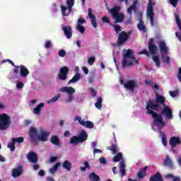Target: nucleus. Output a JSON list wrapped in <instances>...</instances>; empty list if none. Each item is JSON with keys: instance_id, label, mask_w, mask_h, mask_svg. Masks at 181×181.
<instances>
[{"instance_id": "5", "label": "nucleus", "mask_w": 181, "mask_h": 181, "mask_svg": "<svg viewBox=\"0 0 181 181\" xmlns=\"http://www.w3.org/2000/svg\"><path fill=\"white\" fill-rule=\"evenodd\" d=\"M88 139V134L86 131L83 130L78 136H72L70 140L69 143L74 146L76 145H78V144H83V142H86Z\"/></svg>"}, {"instance_id": "30", "label": "nucleus", "mask_w": 181, "mask_h": 181, "mask_svg": "<svg viewBox=\"0 0 181 181\" xmlns=\"http://www.w3.org/2000/svg\"><path fill=\"white\" fill-rule=\"evenodd\" d=\"M71 166L72 164L70 163V161L67 160L62 163V168L64 169H66V170H67L68 172H70V170H71Z\"/></svg>"}, {"instance_id": "19", "label": "nucleus", "mask_w": 181, "mask_h": 181, "mask_svg": "<svg viewBox=\"0 0 181 181\" xmlns=\"http://www.w3.org/2000/svg\"><path fill=\"white\" fill-rule=\"evenodd\" d=\"M27 158L32 163H37L39 158H37V154L33 151L28 153Z\"/></svg>"}, {"instance_id": "39", "label": "nucleus", "mask_w": 181, "mask_h": 181, "mask_svg": "<svg viewBox=\"0 0 181 181\" xmlns=\"http://www.w3.org/2000/svg\"><path fill=\"white\" fill-rule=\"evenodd\" d=\"M122 159V153H118L114 158L113 162H119Z\"/></svg>"}, {"instance_id": "8", "label": "nucleus", "mask_w": 181, "mask_h": 181, "mask_svg": "<svg viewBox=\"0 0 181 181\" xmlns=\"http://www.w3.org/2000/svg\"><path fill=\"white\" fill-rule=\"evenodd\" d=\"M61 93H66L68 94V100H66V103H71L73 100H74V93H76V89L73 87H67L64 86L61 88L60 89Z\"/></svg>"}, {"instance_id": "48", "label": "nucleus", "mask_w": 181, "mask_h": 181, "mask_svg": "<svg viewBox=\"0 0 181 181\" xmlns=\"http://www.w3.org/2000/svg\"><path fill=\"white\" fill-rule=\"evenodd\" d=\"M94 62H95V57H91L88 59V63L90 66H93V64H94Z\"/></svg>"}, {"instance_id": "20", "label": "nucleus", "mask_w": 181, "mask_h": 181, "mask_svg": "<svg viewBox=\"0 0 181 181\" xmlns=\"http://www.w3.org/2000/svg\"><path fill=\"white\" fill-rule=\"evenodd\" d=\"M16 67L20 69V74L21 77H28V76H29V69H28L26 66L21 65Z\"/></svg>"}, {"instance_id": "63", "label": "nucleus", "mask_w": 181, "mask_h": 181, "mask_svg": "<svg viewBox=\"0 0 181 181\" xmlns=\"http://www.w3.org/2000/svg\"><path fill=\"white\" fill-rule=\"evenodd\" d=\"M175 22L177 23V25H180L181 22H180V17H179L178 16H175Z\"/></svg>"}, {"instance_id": "7", "label": "nucleus", "mask_w": 181, "mask_h": 181, "mask_svg": "<svg viewBox=\"0 0 181 181\" xmlns=\"http://www.w3.org/2000/svg\"><path fill=\"white\" fill-rule=\"evenodd\" d=\"M155 0H148L146 7V16L149 18L151 26L155 23V12L153 11V5H155Z\"/></svg>"}, {"instance_id": "55", "label": "nucleus", "mask_w": 181, "mask_h": 181, "mask_svg": "<svg viewBox=\"0 0 181 181\" xmlns=\"http://www.w3.org/2000/svg\"><path fill=\"white\" fill-rule=\"evenodd\" d=\"M102 22H103L104 23H110V18H108V17L107 16H103L102 18Z\"/></svg>"}, {"instance_id": "2", "label": "nucleus", "mask_w": 181, "mask_h": 181, "mask_svg": "<svg viewBox=\"0 0 181 181\" xmlns=\"http://www.w3.org/2000/svg\"><path fill=\"white\" fill-rule=\"evenodd\" d=\"M135 52L134 49H128L127 50H123V59L122 62V69L125 70L127 67H131L134 66V63L139 64V62L134 54Z\"/></svg>"}, {"instance_id": "31", "label": "nucleus", "mask_w": 181, "mask_h": 181, "mask_svg": "<svg viewBox=\"0 0 181 181\" xmlns=\"http://www.w3.org/2000/svg\"><path fill=\"white\" fill-rule=\"evenodd\" d=\"M163 165L164 166H168V168H173V163L172 162V160H170V157H169V156H166Z\"/></svg>"}, {"instance_id": "42", "label": "nucleus", "mask_w": 181, "mask_h": 181, "mask_svg": "<svg viewBox=\"0 0 181 181\" xmlns=\"http://www.w3.org/2000/svg\"><path fill=\"white\" fill-rule=\"evenodd\" d=\"M44 47L45 49H53V44L52 43V41L47 40L44 45Z\"/></svg>"}, {"instance_id": "61", "label": "nucleus", "mask_w": 181, "mask_h": 181, "mask_svg": "<svg viewBox=\"0 0 181 181\" xmlns=\"http://www.w3.org/2000/svg\"><path fill=\"white\" fill-rule=\"evenodd\" d=\"M56 160H57V157L56 156L51 157L49 159V163H53L56 162Z\"/></svg>"}, {"instance_id": "50", "label": "nucleus", "mask_w": 181, "mask_h": 181, "mask_svg": "<svg viewBox=\"0 0 181 181\" xmlns=\"http://www.w3.org/2000/svg\"><path fill=\"white\" fill-rule=\"evenodd\" d=\"M169 1H170V4L173 5V8H176V6H177L179 0H169Z\"/></svg>"}, {"instance_id": "25", "label": "nucleus", "mask_w": 181, "mask_h": 181, "mask_svg": "<svg viewBox=\"0 0 181 181\" xmlns=\"http://www.w3.org/2000/svg\"><path fill=\"white\" fill-rule=\"evenodd\" d=\"M149 181H163V178L160 173H156L155 175L151 176Z\"/></svg>"}, {"instance_id": "23", "label": "nucleus", "mask_w": 181, "mask_h": 181, "mask_svg": "<svg viewBox=\"0 0 181 181\" xmlns=\"http://www.w3.org/2000/svg\"><path fill=\"white\" fill-rule=\"evenodd\" d=\"M71 9L70 7H66V6H61L62 13L64 16H69L71 13Z\"/></svg>"}, {"instance_id": "17", "label": "nucleus", "mask_w": 181, "mask_h": 181, "mask_svg": "<svg viewBox=\"0 0 181 181\" xmlns=\"http://www.w3.org/2000/svg\"><path fill=\"white\" fill-rule=\"evenodd\" d=\"M37 130L35 127L30 128L29 130V136L32 141V142L37 141Z\"/></svg>"}, {"instance_id": "18", "label": "nucleus", "mask_w": 181, "mask_h": 181, "mask_svg": "<svg viewBox=\"0 0 181 181\" xmlns=\"http://www.w3.org/2000/svg\"><path fill=\"white\" fill-rule=\"evenodd\" d=\"M50 135L49 132H41L40 134L37 136V141H41V142H46L47 138Z\"/></svg>"}, {"instance_id": "13", "label": "nucleus", "mask_w": 181, "mask_h": 181, "mask_svg": "<svg viewBox=\"0 0 181 181\" xmlns=\"http://www.w3.org/2000/svg\"><path fill=\"white\" fill-rule=\"evenodd\" d=\"M153 38H150L148 41V51L151 56H155L158 53V46L153 44Z\"/></svg>"}, {"instance_id": "33", "label": "nucleus", "mask_w": 181, "mask_h": 181, "mask_svg": "<svg viewBox=\"0 0 181 181\" xmlns=\"http://www.w3.org/2000/svg\"><path fill=\"white\" fill-rule=\"evenodd\" d=\"M147 169H148V166H145L144 168H141L140 170V171L137 174L139 179H142V177H144V176H145V173H146Z\"/></svg>"}, {"instance_id": "52", "label": "nucleus", "mask_w": 181, "mask_h": 181, "mask_svg": "<svg viewBox=\"0 0 181 181\" xmlns=\"http://www.w3.org/2000/svg\"><path fill=\"white\" fill-rule=\"evenodd\" d=\"M178 93L179 92L177 90L169 91V94L170 95H171V97H173V98H175V97H176V95H177Z\"/></svg>"}, {"instance_id": "49", "label": "nucleus", "mask_w": 181, "mask_h": 181, "mask_svg": "<svg viewBox=\"0 0 181 181\" xmlns=\"http://www.w3.org/2000/svg\"><path fill=\"white\" fill-rule=\"evenodd\" d=\"M58 56H59V57H64V56H66V51L64 49H59Z\"/></svg>"}, {"instance_id": "32", "label": "nucleus", "mask_w": 181, "mask_h": 181, "mask_svg": "<svg viewBox=\"0 0 181 181\" xmlns=\"http://www.w3.org/2000/svg\"><path fill=\"white\" fill-rule=\"evenodd\" d=\"M60 166V163H55L51 168H49V172L51 175H54L57 172V169Z\"/></svg>"}, {"instance_id": "37", "label": "nucleus", "mask_w": 181, "mask_h": 181, "mask_svg": "<svg viewBox=\"0 0 181 181\" xmlns=\"http://www.w3.org/2000/svg\"><path fill=\"white\" fill-rule=\"evenodd\" d=\"M62 97V94L59 93L57 95L54 96V98H51L50 100H47V104H52V103H56Z\"/></svg>"}, {"instance_id": "36", "label": "nucleus", "mask_w": 181, "mask_h": 181, "mask_svg": "<svg viewBox=\"0 0 181 181\" xmlns=\"http://www.w3.org/2000/svg\"><path fill=\"white\" fill-rule=\"evenodd\" d=\"M136 9V1H135L130 7L127 9L128 13L131 16L132 12Z\"/></svg>"}, {"instance_id": "62", "label": "nucleus", "mask_w": 181, "mask_h": 181, "mask_svg": "<svg viewBox=\"0 0 181 181\" xmlns=\"http://www.w3.org/2000/svg\"><path fill=\"white\" fill-rule=\"evenodd\" d=\"M38 175H39L41 177H43V176H45V175H46V173H45V170H40L38 172Z\"/></svg>"}, {"instance_id": "4", "label": "nucleus", "mask_w": 181, "mask_h": 181, "mask_svg": "<svg viewBox=\"0 0 181 181\" xmlns=\"http://www.w3.org/2000/svg\"><path fill=\"white\" fill-rule=\"evenodd\" d=\"M158 45L161 53V57L163 59V63H166V64H170V57L168 56L169 53V48L168 47V45H166V42L163 40H160L158 42Z\"/></svg>"}, {"instance_id": "46", "label": "nucleus", "mask_w": 181, "mask_h": 181, "mask_svg": "<svg viewBox=\"0 0 181 181\" xmlns=\"http://www.w3.org/2000/svg\"><path fill=\"white\" fill-rule=\"evenodd\" d=\"M149 53L150 52H148L147 49H144L143 50L140 51L139 54H144L147 57H149V56H150Z\"/></svg>"}, {"instance_id": "58", "label": "nucleus", "mask_w": 181, "mask_h": 181, "mask_svg": "<svg viewBox=\"0 0 181 181\" xmlns=\"http://www.w3.org/2000/svg\"><path fill=\"white\" fill-rule=\"evenodd\" d=\"M142 16H143V14L141 12H140L138 16L139 23H141V22H144V20L142 19Z\"/></svg>"}, {"instance_id": "11", "label": "nucleus", "mask_w": 181, "mask_h": 181, "mask_svg": "<svg viewBox=\"0 0 181 181\" xmlns=\"http://www.w3.org/2000/svg\"><path fill=\"white\" fill-rule=\"evenodd\" d=\"M124 88H127V90L134 91L135 88H138V87H139V85L138 84V81L132 79L124 83Z\"/></svg>"}, {"instance_id": "60", "label": "nucleus", "mask_w": 181, "mask_h": 181, "mask_svg": "<svg viewBox=\"0 0 181 181\" xmlns=\"http://www.w3.org/2000/svg\"><path fill=\"white\" fill-rule=\"evenodd\" d=\"M103 151L101 149L98 148H94L93 149V154L95 155V153H102Z\"/></svg>"}, {"instance_id": "44", "label": "nucleus", "mask_w": 181, "mask_h": 181, "mask_svg": "<svg viewBox=\"0 0 181 181\" xmlns=\"http://www.w3.org/2000/svg\"><path fill=\"white\" fill-rule=\"evenodd\" d=\"M74 2L75 0H66V5L68 8L72 9V8L74 6Z\"/></svg>"}, {"instance_id": "45", "label": "nucleus", "mask_w": 181, "mask_h": 181, "mask_svg": "<svg viewBox=\"0 0 181 181\" xmlns=\"http://www.w3.org/2000/svg\"><path fill=\"white\" fill-rule=\"evenodd\" d=\"M76 29H77V30H78V32H80L81 33H84V32H86V28H85L84 26H83V25H77V26H76Z\"/></svg>"}, {"instance_id": "28", "label": "nucleus", "mask_w": 181, "mask_h": 181, "mask_svg": "<svg viewBox=\"0 0 181 181\" xmlns=\"http://www.w3.org/2000/svg\"><path fill=\"white\" fill-rule=\"evenodd\" d=\"M137 28L140 32H143V33H146L148 32V28H146L144 22H141L137 24Z\"/></svg>"}, {"instance_id": "16", "label": "nucleus", "mask_w": 181, "mask_h": 181, "mask_svg": "<svg viewBox=\"0 0 181 181\" xmlns=\"http://www.w3.org/2000/svg\"><path fill=\"white\" fill-rule=\"evenodd\" d=\"M62 29L66 39H71L73 37V28L71 26L66 25L62 27Z\"/></svg>"}, {"instance_id": "3", "label": "nucleus", "mask_w": 181, "mask_h": 181, "mask_svg": "<svg viewBox=\"0 0 181 181\" xmlns=\"http://www.w3.org/2000/svg\"><path fill=\"white\" fill-rule=\"evenodd\" d=\"M121 12V7L118 6H114L109 9V13L112 15V18L115 21V23H122L125 19V15Z\"/></svg>"}, {"instance_id": "53", "label": "nucleus", "mask_w": 181, "mask_h": 181, "mask_svg": "<svg viewBox=\"0 0 181 181\" xmlns=\"http://www.w3.org/2000/svg\"><path fill=\"white\" fill-rule=\"evenodd\" d=\"M6 62H8L11 66H13V67H18V66L15 65V63H13V62H12L11 59H4L3 60L2 63H6Z\"/></svg>"}, {"instance_id": "27", "label": "nucleus", "mask_w": 181, "mask_h": 181, "mask_svg": "<svg viewBox=\"0 0 181 181\" xmlns=\"http://www.w3.org/2000/svg\"><path fill=\"white\" fill-rule=\"evenodd\" d=\"M81 78V74L80 73H76L73 78L69 81L68 84H71L73 83H77Z\"/></svg>"}, {"instance_id": "38", "label": "nucleus", "mask_w": 181, "mask_h": 181, "mask_svg": "<svg viewBox=\"0 0 181 181\" xmlns=\"http://www.w3.org/2000/svg\"><path fill=\"white\" fill-rule=\"evenodd\" d=\"M11 141H13L14 144H22L23 142V141H25V138L20 136V137H17V138H13L11 139Z\"/></svg>"}, {"instance_id": "1", "label": "nucleus", "mask_w": 181, "mask_h": 181, "mask_svg": "<svg viewBox=\"0 0 181 181\" xmlns=\"http://www.w3.org/2000/svg\"><path fill=\"white\" fill-rule=\"evenodd\" d=\"M165 101L166 99L163 96L156 93L155 100H149L146 106V114L151 115L153 123L158 128L168 127V124L163 120V115L165 117L166 119L173 118V110L165 104Z\"/></svg>"}, {"instance_id": "57", "label": "nucleus", "mask_w": 181, "mask_h": 181, "mask_svg": "<svg viewBox=\"0 0 181 181\" xmlns=\"http://www.w3.org/2000/svg\"><path fill=\"white\" fill-rule=\"evenodd\" d=\"M177 78H178V81H179L180 82H181V67H180V68L178 69V72H177Z\"/></svg>"}, {"instance_id": "9", "label": "nucleus", "mask_w": 181, "mask_h": 181, "mask_svg": "<svg viewBox=\"0 0 181 181\" xmlns=\"http://www.w3.org/2000/svg\"><path fill=\"white\" fill-rule=\"evenodd\" d=\"M69 71H70L69 66H62L57 74V77L59 80H61V81H66V80H67V76L69 75Z\"/></svg>"}, {"instance_id": "47", "label": "nucleus", "mask_w": 181, "mask_h": 181, "mask_svg": "<svg viewBox=\"0 0 181 181\" xmlns=\"http://www.w3.org/2000/svg\"><path fill=\"white\" fill-rule=\"evenodd\" d=\"M84 23H86V19L84 18L78 19L77 25H83Z\"/></svg>"}, {"instance_id": "41", "label": "nucleus", "mask_w": 181, "mask_h": 181, "mask_svg": "<svg viewBox=\"0 0 181 181\" xmlns=\"http://www.w3.org/2000/svg\"><path fill=\"white\" fill-rule=\"evenodd\" d=\"M15 144L16 143L13 141H11V142L8 143L7 145V147L11 151V152H15Z\"/></svg>"}, {"instance_id": "43", "label": "nucleus", "mask_w": 181, "mask_h": 181, "mask_svg": "<svg viewBox=\"0 0 181 181\" xmlns=\"http://www.w3.org/2000/svg\"><path fill=\"white\" fill-rule=\"evenodd\" d=\"M153 60L156 63V66H157L158 68L160 67V62L159 61V57H153Z\"/></svg>"}, {"instance_id": "64", "label": "nucleus", "mask_w": 181, "mask_h": 181, "mask_svg": "<svg viewBox=\"0 0 181 181\" xmlns=\"http://www.w3.org/2000/svg\"><path fill=\"white\" fill-rule=\"evenodd\" d=\"M175 36L178 38L179 41L181 42V32H177Z\"/></svg>"}, {"instance_id": "54", "label": "nucleus", "mask_w": 181, "mask_h": 181, "mask_svg": "<svg viewBox=\"0 0 181 181\" xmlns=\"http://www.w3.org/2000/svg\"><path fill=\"white\" fill-rule=\"evenodd\" d=\"M24 86H25V85L22 82H18L16 84V87H17V88H18V90L23 88Z\"/></svg>"}, {"instance_id": "12", "label": "nucleus", "mask_w": 181, "mask_h": 181, "mask_svg": "<svg viewBox=\"0 0 181 181\" xmlns=\"http://www.w3.org/2000/svg\"><path fill=\"white\" fill-rule=\"evenodd\" d=\"M75 119L78 121V122L80 124V125H82V127H85V128H88L89 129H93L94 128V123L91 121H86L81 119V117L76 116Z\"/></svg>"}, {"instance_id": "14", "label": "nucleus", "mask_w": 181, "mask_h": 181, "mask_svg": "<svg viewBox=\"0 0 181 181\" xmlns=\"http://www.w3.org/2000/svg\"><path fill=\"white\" fill-rule=\"evenodd\" d=\"M88 16L89 19H90L92 26H93L95 29H97V18L93 14V9L91 8H88Z\"/></svg>"}, {"instance_id": "21", "label": "nucleus", "mask_w": 181, "mask_h": 181, "mask_svg": "<svg viewBox=\"0 0 181 181\" xmlns=\"http://www.w3.org/2000/svg\"><path fill=\"white\" fill-rule=\"evenodd\" d=\"M180 138L177 136H173L170 139V145L171 148H175L177 145H180Z\"/></svg>"}, {"instance_id": "24", "label": "nucleus", "mask_w": 181, "mask_h": 181, "mask_svg": "<svg viewBox=\"0 0 181 181\" xmlns=\"http://www.w3.org/2000/svg\"><path fill=\"white\" fill-rule=\"evenodd\" d=\"M119 173H121V175L122 177L127 175V170H125V161L122 160L119 163Z\"/></svg>"}, {"instance_id": "6", "label": "nucleus", "mask_w": 181, "mask_h": 181, "mask_svg": "<svg viewBox=\"0 0 181 181\" xmlns=\"http://www.w3.org/2000/svg\"><path fill=\"white\" fill-rule=\"evenodd\" d=\"M11 116L6 113L0 114V131H6L11 127Z\"/></svg>"}, {"instance_id": "34", "label": "nucleus", "mask_w": 181, "mask_h": 181, "mask_svg": "<svg viewBox=\"0 0 181 181\" xmlns=\"http://www.w3.org/2000/svg\"><path fill=\"white\" fill-rule=\"evenodd\" d=\"M95 107L98 110H101V108H103V98L101 97L97 98V101L95 103Z\"/></svg>"}, {"instance_id": "35", "label": "nucleus", "mask_w": 181, "mask_h": 181, "mask_svg": "<svg viewBox=\"0 0 181 181\" xmlns=\"http://www.w3.org/2000/svg\"><path fill=\"white\" fill-rule=\"evenodd\" d=\"M89 179H93V181H100V176L98 175L95 174V173L93 172L90 173L89 175Z\"/></svg>"}, {"instance_id": "26", "label": "nucleus", "mask_w": 181, "mask_h": 181, "mask_svg": "<svg viewBox=\"0 0 181 181\" xmlns=\"http://www.w3.org/2000/svg\"><path fill=\"white\" fill-rule=\"evenodd\" d=\"M107 149L111 151L113 155H115L116 153H118V152H119V149L118 148V145H117V144H114L110 146H107Z\"/></svg>"}, {"instance_id": "29", "label": "nucleus", "mask_w": 181, "mask_h": 181, "mask_svg": "<svg viewBox=\"0 0 181 181\" xmlns=\"http://www.w3.org/2000/svg\"><path fill=\"white\" fill-rule=\"evenodd\" d=\"M45 107V103H40L36 107L34 108L33 112L34 114H36V115H40V111H42V108Z\"/></svg>"}, {"instance_id": "10", "label": "nucleus", "mask_w": 181, "mask_h": 181, "mask_svg": "<svg viewBox=\"0 0 181 181\" xmlns=\"http://www.w3.org/2000/svg\"><path fill=\"white\" fill-rule=\"evenodd\" d=\"M132 34V31H129L128 33L125 31H122L118 36V45H124L128 39H129V36Z\"/></svg>"}, {"instance_id": "56", "label": "nucleus", "mask_w": 181, "mask_h": 181, "mask_svg": "<svg viewBox=\"0 0 181 181\" xmlns=\"http://www.w3.org/2000/svg\"><path fill=\"white\" fill-rule=\"evenodd\" d=\"M99 162H100V163H103V165H105V163H107V160H105V158H104V157H100L99 158Z\"/></svg>"}, {"instance_id": "22", "label": "nucleus", "mask_w": 181, "mask_h": 181, "mask_svg": "<svg viewBox=\"0 0 181 181\" xmlns=\"http://www.w3.org/2000/svg\"><path fill=\"white\" fill-rule=\"evenodd\" d=\"M49 142L52 144V145H55L56 146H60L62 143L60 142V139H59V136L57 135H52L49 140Z\"/></svg>"}, {"instance_id": "59", "label": "nucleus", "mask_w": 181, "mask_h": 181, "mask_svg": "<svg viewBox=\"0 0 181 181\" xmlns=\"http://www.w3.org/2000/svg\"><path fill=\"white\" fill-rule=\"evenodd\" d=\"M90 93L92 97H95L97 95V93H95V90H94V88H90Z\"/></svg>"}, {"instance_id": "51", "label": "nucleus", "mask_w": 181, "mask_h": 181, "mask_svg": "<svg viewBox=\"0 0 181 181\" xmlns=\"http://www.w3.org/2000/svg\"><path fill=\"white\" fill-rule=\"evenodd\" d=\"M162 143L164 146H166V145H168V141H166V136H165V134H162Z\"/></svg>"}, {"instance_id": "15", "label": "nucleus", "mask_w": 181, "mask_h": 181, "mask_svg": "<svg viewBox=\"0 0 181 181\" xmlns=\"http://www.w3.org/2000/svg\"><path fill=\"white\" fill-rule=\"evenodd\" d=\"M22 174H23V166L22 165H18L11 170V175L13 177H20Z\"/></svg>"}, {"instance_id": "40", "label": "nucleus", "mask_w": 181, "mask_h": 181, "mask_svg": "<svg viewBox=\"0 0 181 181\" xmlns=\"http://www.w3.org/2000/svg\"><path fill=\"white\" fill-rule=\"evenodd\" d=\"M112 26L115 29V32L117 34L119 33V32H121V30H122L121 25H119L118 24H113V25H112Z\"/></svg>"}]
</instances>
